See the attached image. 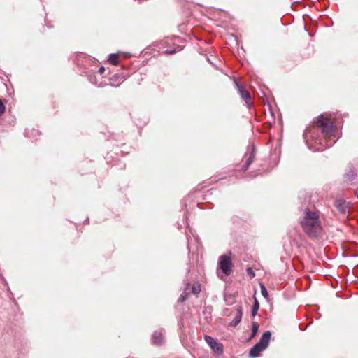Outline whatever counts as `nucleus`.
Masks as SVG:
<instances>
[{"instance_id":"f257e3e1","label":"nucleus","mask_w":358,"mask_h":358,"mask_svg":"<svg viewBox=\"0 0 358 358\" xmlns=\"http://www.w3.org/2000/svg\"><path fill=\"white\" fill-rule=\"evenodd\" d=\"M314 122L315 124L307 128L303 133L309 150L320 152L334 145L339 138L335 124L323 114L317 117Z\"/></svg>"},{"instance_id":"f03ea898","label":"nucleus","mask_w":358,"mask_h":358,"mask_svg":"<svg viewBox=\"0 0 358 358\" xmlns=\"http://www.w3.org/2000/svg\"><path fill=\"white\" fill-rule=\"evenodd\" d=\"M303 213V217L301 220L303 230L310 237L317 238L322 231V224L318 211L312 210L308 207H306Z\"/></svg>"},{"instance_id":"7ed1b4c3","label":"nucleus","mask_w":358,"mask_h":358,"mask_svg":"<svg viewBox=\"0 0 358 358\" xmlns=\"http://www.w3.org/2000/svg\"><path fill=\"white\" fill-rule=\"evenodd\" d=\"M218 266L226 275L231 274L233 267L231 253L222 255L219 257Z\"/></svg>"},{"instance_id":"20e7f679","label":"nucleus","mask_w":358,"mask_h":358,"mask_svg":"<svg viewBox=\"0 0 358 358\" xmlns=\"http://www.w3.org/2000/svg\"><path fill=\"white\" fill-rule=\"evenodd\" d=\"M204 340L215 353L221 355L223 352L222 344L217 342L212 336L205 335Z\"/></svg>"},{"instance_id":"39448f33","label":"nucleus","mask_w":358,"mask_h":358,"mask_svg":"<svg viewBox=\"0 0 358 358\" xmlns=\"http://www.w3.org/2000/svg\"><path fill=\"white\" fill-rule=\"evenodd\" d=\"M235 84H236V88L238 91V93H239L241 97L245 101V103L248 106H250L251 96H250L249 92L247 90H245L243 86L239 85L238 83V82L236 81Z\"/></svg>"},{"instance_id":"423d86ee","label":"nucleus","mask_w":358,"mask_h":358,"mask_svg":"<svg viewBox=\"0 0 358 358\" xmlns=\"http://www.w3.org/2000/svg\"><path fill=\"white\" fill-rule=\"evenodd\" d=\"M256 155V149L254 145H252L251 150L249 152V155L246 159L245 164L242 166L241 169L243 171L248 170L250 164L254 162Z\"/></svg>"},{"instance_id":"0eeeda50","label":"nucleus","mask_w":358,"mask_h":358,"mask_svg":"<svg viewBox=\"0 0 358 358\" xmlns=\"http://www.w3.org/2000/svg\"><path fill=\"white\" fill-rule=\"evenodd\" d=\"M271 338V332L270 331H266L263 333L259 341L257 343L259 345H261L265 350L268 346Z\"/></svg>"},{"instance_id":"6e6552de","label":"nucleus","mask_w":358,"mask_h":358,"mask_svg":"<svg viewBox=\"0 0 358 358\" xmlns=\"http://www.w3.org/2000/svg\"><path fill=\"white\" fill-rule=\"evenodd\" d=\"M349 203L343 199L335 201V207L342 214L345 215L348 212Z\"/></svg>"},{"instance_id":"1a4fd4ad","label":"nucleus","mask_w":358,"mask_h":358,"mask_svg":"<svg viewBox=\"0 0 358 358\" xmlns=\"http://www.w3.org/2000/svg\"><path fill=\"white\" fill-rule=\"evenodd\" d=\"M264 350V349L259 345L258 343H256L250 350L249 355L252 358L257 357L259 354Z\"/></svg>"},{"instance_id":"9d476101","label":"nucleus","mask_w":358,"mask_h":358,"mask_svg":"<svg viewBox=\"0 0 358 358\" xmlns=\"http://www.w3.org/2000/svg\"><path fill=\"white\" fill-rule=\"evenodd\" d=\"M241 318H242L241 308H238L236 310L235 317H234L233 320L230 323V326L232 327H236L241 322Z\"/></svg>"},{"instance_id":"9b49d317","label":"nucleus","mask_w":358,"mask_h":358,"mask_svg":"<svg viewBox=\"0 0 358 358\" xmlns=\"http://www.w3.org/2000/svg\"><path fill=\"white\" fill-rule=\"evenodd\" d=\"M152 342L153 344L160 345L163 343V336L159 331H155L152 336Z\"/></svg>"},{"instance_id":"f8f14e48","label":"nucleus","mask_w":358,"mask_h":358,"mask_svg":"<svg viewBox=\"0 0 358 358\" xmlns=\"http://www.w3.org/2000/svg\"><path fill=\"white\" fill-rule=\"evenodd\" d=\"M189 287H190V283H189V282L187 283L185 290L180 294V296L178 299L179 302L182 303L187 300V299L189 296V292H187V290H188L189 289Z\"/></svg>"},{"instance_id":"ddd939ff","label":"nucleus","mask_w":358,"mask_h":358,"mask_svg":"<svg viewBox=\"0 0 358 358\" xmlns=\"http://www.w3.org/2000/svg\"><path fill=\"white\" fill-rule=\"evenodd\" d=\"M259 308V303L258 302V300L256 298H255L254 303L251 310V316L252 317H255L257 315Z\"/></svg>"},{"instance_id":"4468645a","label":"nucleus","mask_w":358,"mask_h":358,"mask_svg":"<svg viewBox=\"0 0 358 358\" xmlns=\"http://www.w3.org/2000/svg\"><path fill=\"white\" fill-rule=\"evenodd\" d=\"M108 61L113 65H117L118 64V55L115 54V53L110 54Z\"/></svg>"},{"instance_id":"2eb2a0df","label":"nucleus","mask_w":358,"mask_h":358,"mask_svg":"<svg viewBox=\"0 0 358 358\" xmlns=\"http://www.w3.org/2000/svg\"><path fill=\"white\" fill-rule=\"evenodd\" d=\"M355 176H356V173H355V171L354 169H351L350 171H348L345 175V178L347 180H352L355 179Z\"/></svg>"},{"instance_id":"dca6fc26","label":"nucleus","mask_w":358,"mask_h":358,"mask_svg":"<svg viewBox=\"0 0 358 358\" xmlns=\"http://www.w3.org/2000/svg\"><path fill=\"white\" fill-rule=\"evenodd\" d=\"M259 324L257 322H252V333H251V337H254L256 336L258 329H259Z\"/></svg>"},{"instance_id":"f3484780","label":"nucleus","mask_w":358,"mask_h":358,"mask_svg":"<svg viewBox=\"0 0 358 358\" xmlns=\"http://www.w3.org/2000/svg\"><path fill=\"white\" fill-rule=\"evenodd\" d=\"M260 289H261V293H262V295L265 298V299H268V292L266 288V287L264 286V284L261 283L260 284Z\"/></svg>"},{"instance_id":"a211bd4d","label":"nucleus","mask_w":358,"mask_h":358,"mask_svg":"<svg viewBox=\"0 0 358 358\" xmlns=\"http://www.w3.org/2000/svg\"><path fill=\"white\" fill-rule=\"evenodd\" d=\"M246 273L250 276V278H253L255 276V271L250 267H248L246 268Z\"/></svg>"},{"instance_id":"6ab92c4d","label":"nucleus","mask_w":358,"mask_h":358,"mask_svg":"<svg viewBox=\"0 0 358 358\" xmlns=\"http://www.w3.org/2000/svg\"><path fill=\"white\" fill-rule=\"evenodd\" d=\"M200 291L201 289L199 287H196L194 285L192 287V292L193 294H198L200 292Z\"/></svg>"},{"instance_id":"aec40b11","label":"nucleus","mask_w":358,"mask_h":358,"mask_svg":"<svg viewBox=\"0 0 358 358\" xmlns=\"http://www.w3.org/2000/svg\"><path fill=\"white\" fill-rule=\"evenodd\" d=\"M6 108L4 104L3 103L1 99H0V115H2L5 112Z\"/></svg>"},{"instance_id":"412c9836","label":"nucleus","mask_w":358,"mask_h":358,"mask_svg":"<svg viewBox=\"0 0 358 358\" xmlns=\"http://www.w3.org/2000/svg\"><path fill=\"white\" fill-rule=\"evenodd\" d=\"M176 52V49H167L165 52L169 55L173 54Z\"/></svg>"},{"instance_id":"4be33fe9","label":"nucleus","mask_w":358,"mask_h":358,"mask_svg":"<svg viewBox=\"0 0 358 358\" xmlns=\"http://www.w3.org/2000/svg\"><path fill=\"white\" fill-rule=\"evenodd\" d=\"M214 191H215V190H213V189H210L208 190V192H207L206 194L205 195V197L203 198V199H205V200H206V197L208 194H209V195H212Z\"/></svg>"},{"instance_id":"5701e85b","label":"nucleus","mask_w":358,"mask_h":358,"mask_svg":"<svg viewBox=\"0 0 358 358\" xmlns=\"http://www.w3.org/2000/svg\"><path fill=\"white\" fill-rule=\"evenodd\" d=\"M104 71H105V68H104V66H102L99 67V70H98V72H99L100 74L103 73H104Z\"/></svg>"},{"instance_id":"b1692460","label":"nucleus","mask_w":358,"mask_h":358,"mask_svg":"<svg viewBox=\"0 0 358 358\" xmlns=\"http://www.w3.org/2000/svg\"><path fill=\"white\" fill-rule=\"evenodd\" d=\"M203 205H204V203H197V206L200 209H204V207L203 206Z\"/></svg>"},{"instance_id":"393cba45","label":"nucleus","mask_w":358,"mask_h":358,"mask_svg":"<svg viewBox=\"0 0 358 358\" xmlns=\"http://www.w3.org/2000/svg\"><path fill=\"white\" fill-rule=\"evenodd\" d=\"M31 131L32 134H36L38 133V131L34 129H31Z\"/></svg>"},{"instance_id":"a878e982","label":"nucleus","mask_w":358,"mask_h":358,"mask_svg":"<svg viewBox=\"0 0 358 358\" xmlns=\"http://www.w3.org/2000/svg\"><path fill=\"white\" fill-rule=\"evenodd\" d=\"M355 194L357 196V198L358 199V188L355 190Z\"/></svg>"},{"instance_id":"bb28decb","label":"nucleus","mask_w":358,"mask_h":358,"mask_svg":"<svg viewBox=\"0 0 358 358\" xmlns=\"http://www.w3.org/2000/svg\"><path fill=\"white\" fill-rule=\"evenodd\" d=\"M29 131H29V129H26V130H25V135H26V136H28V134H29Z\"/></svg>"},{"instance_id":"cd10ccee","label":"nucleus","mask_w":358,"mask_h":358,"mask_svg":"<svg viewBox=\"0 0 358 358\" xmlns=\"http://www.w3.org/2000/svg\"><path fill=\"white\" fill-rule=\"evenodd\" d=\"M305 199L306 200L307 199L309 201H310V197L309 196H306Z\"/></svg>"},{"instance_id":"c85d7f7f","label":"nucleus","mask_w":358,"mask_h":358,"mask_svg":"<svg viewBox=\"0 0 358 358\" xmlns=\"http://www.w3.org/2000/svg\"><path fill=\"white\" fill-rule=\"evenodd\" d=\"M88 220H88V218H87L86 220H85V224L88 223Z\"/></svg>"},{"instance_id":"c756f323","label":"nucleus","mask_w":358,"mask_h":358,"mask_svg":"<svg viewBox=\"0 0 358 358\" xmlns=\"http://www.w3.org/2000/svg\"><path fill=\"white\" fill-rule=\"evenodd\" d=\"M122 80H125V76H123V77L122 78Z\"/></svg>"}]
</instances>
